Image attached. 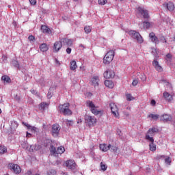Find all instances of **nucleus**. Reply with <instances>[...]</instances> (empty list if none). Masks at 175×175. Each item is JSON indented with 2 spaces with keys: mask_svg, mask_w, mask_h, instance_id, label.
Segmentation results:
<instances>
[{
  "mask_svg": "<svg viewBox=\"0 0 175 175\" xmlns=\"http://www.w3.org/2000/svg\"><path fill=\"white\" fill-rule=\"evenodd\" d=\"M86 106L87 107H89L92 114H94V116H98V114H103V111L98 109V107L95 106V104H94V102H92V100H88L86 102Z\"/></svg>",
  "mask_w": 175,
  "mask_h": 175,
  "instance_id": "nucleus-1",
  "label": "nucleus"
},
{
  "mask_svg": "<svg viewBox=\"0 0 175 175\" xmlns=\"http://www.w3.org/2000/svg\"><path fill=\"white\" fill-rule=\"evenodd\" d=\"M69 103L60 105L58 107V110L64 116H70L72 114V111L69 109Z\"/></svg>",
  "mask_w": 175,
  "mask_h": 175,
  "instance_id": "nucleus-2",
  "label": "nucleus"
},
{
  "mask_svg": "<svg viewBox=\"0 0 175 175\" xmlns=\"http://www.w3.org/2000/svg\"><path fill=\"white\" fill-rule=\"evenodd\" d=\"M115 53L113 50H110L108 51L104 58H103V64L105 65H109L114 59Z\"/></svg>",
  "mask_w": 175,
  "mask_h": 175,
  "instance_id": "nucleus-3",
  "label": "nucleus"
},
{
  "mask_svg": "<svg viewBox=\"0 0 175 175\" xmlns=\"http://www.w3.org/2000/svg\"><path fill=\"white\" fill-rule=\"evenodd\" d=\"M127 33H129V35L131 36V38H133V39H136L138 43L142 44L143 43V42H144V40H143V37H142L140 33H139V32H137L136 31L130 30L127 31Z\"/></svg>",
  "mask_w": 175,
  "mask_h": 175,
  "instance_id": "nucleus-4",
  "label": "nucleus"
},
{
  "mask_svg": "<svg viewBox=\"0 0 175 175\" xmlns=\"http://www.w3.org/2000/svg\"><path fill=\"white\" fill-rule=\"evenodd\" d=\"M157 132H158V129L155 127L150 129L147 133L146 134V140H147L148 142H154V137H152V136H154L155 133H157Z\"/></svg>",
  "mask_w": 175,
  "mask_h": 175,
  "instance_id": "nucleus-5",
  "label": "nucleus"
},
{
  "mask_svg": "<svg viewBox=\"0 0 175 175\" xmlns=\"http://www.w3.org/2000/svg\"><path fill=\"white\" fill-rule=\"evenodd\" d=\"M109 107L111 111V114H113V117H115V118H120V112L117 104L111 103L109 104Z\"/></svg>",
  "mask_w": 175,
  "mask_h": 175,
  "instance_id": "nucleus-6",
  "label": "nucleus"
},
{
  "mask_svg": "<svg viewBox=\"0 0 175 175\" xmlns=\"http://www.w3.org/2000/svg\"><path fill=\"white\" fill-rule=\"evenodd\" d=\"M85 121L89 126H95V124H96V118L94 116L85 115Z\"/></svg>",
  "mask_w": 175,
  "mask_h": 175,
  "instance_id": "nucleus-7",
  "label": "nucleus"
},
{
  "mask_svg": "<svg viewBox=\"0 0 175 175\" xmlns=\"http://www.w3.org/2000/svg\"><path fill=\"white\" fill-rule=\"evenodd\" d=\"M50 150L51 154L54 157H57L58 154H64L65 152V148L63 146L58 147L57 149L54 146H51Z\"/></svg>",
  "mask_w": 175,
  "mask_h": 175,
  "instance_id": "nucleus-8",
  "label": "nucleus"
},
{
  "mask_svg": "<svg viewBox=\"0 0 175 175\" xmlns=\"http://www.w3.org/2000/svg\"><path fill=\"white\" fill-rule=\"evenodd\" d=\"M59 131H61V126L59 124H55L52 125L51 133L54 137H57L59 135Z\"/></svg>",
  "mask_w": 175,
  "mask_h": 175,
  "instance_id": "nucleus-9",
  "label": "nucleus"
},
{
  "mask_svg": "<svg viewBox=\"0 0 175 175\" xmlns=\"http://www.w3.org/2000/svg\"><path fill=\"white\" fill-rule=\"evenodd\" d=\"M9 168L12 172H14L15 174H20V173H21V167L17 164L10 163L9 164Z\"/></svg>",
  "mask_w": 175,
  "mask_h": 175,
  "instance_id": "nucleus-10",
  "label": "nucleus"
},
{
  "mask_svg": "<svg viewBox=\"0 0 175 175\" xmlns=\"http://www.w3.org/2000/svg\"><path fill=\"white\" fill-rule=\"evenodd\" d=\"M64 166H66L68 169H76V163L73 160H68L65 162Z\"/></svg>",
  "mask_w": 175,
  "mask_h": 175,
  "instance_id": "nucleus-11",
  "label": "nucleus"
},
{
  "mask_svg": "<svg viewBox=\"0 0 175 175\" xmlns=\"http://www.w3.org/2000/svg\"><path fill=\"white\" fill-rule=\"evenodd\" d=\"M163 96L165 100H167V102H172V100H173V96H174V93H169L167 92H165L163 94Z\"/></svg>",
  "mask_w": 175,
  "mask_h": 175,
  "instance_id": "nucleus-12",
  "label": "nucleus"
},
{
  "mask_svg": "<svg viewBox=\"0 0 175 175\" xmlns=\"http://www.w3.org/2000/svg\"><path fill=\"white\" fill-rule=\"evenodd\" d=\"M61 49H62V42L61 41H56L53 46L54 53H58Z\"/></svg>",
  "mask_w": 175,
  "mask_h": 175,
  "instance_id": "nucleus-13",
  "label": "nucleus"
},
{
  "mask_svg": "<svg viewBox=\"0 0 175 175\" xmlns=\"http://www.w3.org/2000/svg\"><path fill=\"white\" fill-rule=\"evenodd\" d=\"M116 76L114 71L113 70H107L104 72V77L105 79H113Z\"/></svg>",
  "mask_w": 175,
  "mask_h": 175,
  "instance_id": "nucleus-14",
  "label": "nucleus"
},
{
  "mask_svg": "<svg viewBox=\"0 0 175 175\" xmlns=\"http://www.w3.org/2000/svg\"><path fill=\"white\" fill-rule=\"evenodd\" d=\"M138 13L143 16L144 18H148V12L146 10H144L143 8H138Z\"/></svg>",
  "mask_w": 175,
  "mask_h": 175,
  "instance_id": "nucleus-15",
  "label": "nucleus"
},
{
  "mask_svg": "<svg viewBox=\"0 0 175 175\" xmlns=\"http://www.w3.org/2000/svg\"><path fill=\"white\" fill-rule=\"evenodd\" d=\"M23 125H25V127H27V129L29 131H31V132H38L39 129H38V128L33 126H31L28 123H25V122H23Z\"/></svg>",
  "mask_w": 175,
  "mask_h": 175,
  "instance_id": "nucleus-16",
  "label": "nucleus"
},
{
  "mask_svg": "<svg viewBox=\"0 0 175 175\" xmlns=\"http://www.w3.org/2000/svg\"><path fill=\"white\" fill-rule=\"evenodd\" d=\"M149 37H150L151 42H152L153 43H155V44H159V40H158V38H157V36H155V33H150L149 34Z\"/></svg>",
  "mask_w": 175,
  "mask_h": 175,
  "instance_id": "nucleus-17",
  "label": "nucleus"
},
{
  "mask_svg": "<svg viewBox=\"0 0 175 175\" xmlns=\"http://www.w3.org/2000/svg\"><path fill=\"white\" fill-rule=\"evenodd\" d=\"M152 65L157 72H162V70H163V68H162V66L159 65V62H158V61L154 60Z\"/></svg>",
  "mask_w": 175,
  "mask_h": 175,
  "instance_id": "nucleus-18",
  "label": "nucleus"
},
{
  "mask_svg": "<svg viewBox=\"0 0 175 175\" xmlns=\"http://www.w3.org/2000/svg\"><path fill=\"white\" fill-rule=\"evenodd\" d=\"M39 49L42 53H46L49 51V45L46 43H42L40 45Z\"/></svg>",
  "mask_w": 175,
  "mask_h": 175,
  "instance_id": "nucleus-19",
  "label": "nucleus"
},
{
  "mask_svg": "<svg viewBox=\"0 0 175 175\" xmlns=\"http://www.w3.org/2000/svg\"><path fill=\"white\" fill-rule=\"evenodd\" d=\"M92 85H94V87H98L99 85V77L94 76L91 79Z\"/></svg>",
  "mask_w": 175,
  "mask_h": 175,
  "instance_id": "nucleus-20",
  "label": "nucleus"
},
{
  "mask_svg": "<svg viewBox=\"0 0 175 175\" xmlns=\"http://www.w3.org/2000/svg\"><path fill=\"white\" fill-rule=\"evenodd\" d=\"M100 150L103 152H106L110 150V144L107 145L106 144H100Z\"/></svg>",
  "mask_w": 175,
  "mask_h": 175,
  "instance_id": "nucleus-21",
  "label": "nucleus"
},
{
  "mask_svg": "<svg viewBox=\"0 0 175 175\" xmlns=\"http://www.w3.org/2000/svg\"><path fill=\"white\" fill-rule=\"evenodd\" d=\"M164 6L167 7V10H169L170 12H173V10H174V4L172 2H168L167 3H164Z\"/></svg>",
  "mask_w": 175,
  "mask_h": 175,
  "instance_id": "nucleus-22",
  "label": "nucleus"
},
{
  "mask_svg": "<svg viewBox=\"0 0 175 175\" xmlns=\"http://www.w3.org/2000/svg\"><path fill=\"white\" fill-rule=\"evenodd\" d=\"M161 120L167 122L168 121H172V116L170 115L164 114L161 117Z\"/></svg>",
  "mask_w": 175,
  "mask_h": 175,
  "instance_id": "nucleus-23",
  "label": "nucleus"
},
{
  "mask_svg": "<svg viewBox=\"0 0 175 175\" xmlns=\"http://www.w3.org/2000/svg\"><path fill=\"white\" fill-rule=\"evenodd\" d=\"M41 31L43 33H51V30L46 25L41 26Z\"/></svg>",
  "mask_w": 175,
  "mask_h": 175,
  "instance_id": "nucleus-24",
  "label": "nucleus"
},
{
  "mask_svg": "<svg viewBox=\"0 0 175 175\" xmlns=\"http://www.w3.org/2000/svg\"><path fill=\"white\" fill-rule=\"evenodd\" d=\"M1 80L4 83V84H8L9 83L12 82V80L10 79V77L8 75H4L1 77Z\"/></svg>",
  "mask_w": 175,
  "mask_h": 175,
  "instance_id": "nucleus-25",
  "label": "nucleus"
},
{
  "mask_svg": "<svg viewBox=\"0 0 175 175\" xmlns=\"http://www.w3.org/2000/svg\"><path fill=\"white\" fill-rule=\"evenodd\" d=\"M38 150H40V146L31 145L29 147V151H30V152H33L34 151H38Z\"/></svg>",
  "mask_w": 175,
  "mask_h": 175,
  "instance_id": "nucleus-26",
  "label": "nucleus"
},
{
  "mask_svg": "<svg viewBox=\"0 0 175 175\" xmlns=\"http://www.w3.org/2000/svg\"><path fill=\"white\" fill-rule=\"evenodd\" d=\"M62 42L65 46H72L73 44V41L69 38H64Z\"/></svg>",
  "mask_w": 175,
  "mask_h": 175,
  "instance_id": "nucleus-27",
  "label": "nucleus"
},
{
  "mask_svg": "<svg viewBox=\"0 0 175 175\" xmlns=\"http://www.w3.org/2000/svg\"><path fill=\"white\" fill-rule=\"evenodd\" d=\"M70 69L71 70H76V69H77V64L76 63V61L72 60L70 62Z\"/></svg>",
  "mask_w": 175,
  "mask_h": 175,
  "instance_id": "nucleus-28",
  "label": "nucleus"
},
{
  "mask_svg": "<svg viewBox=\"0 0 175 175\" xmlns=\"http://www.w3.org/2000/svg\"><path fill=\"white\" fill-rule=\"evenodd\" d=\"M105 85L107 86L108 88H114V83H113L110 80H106L105 81Z\"/></svg>",
  "mask_w": 175,
  "mask_h": 175,
  "instance_id": "nucleus-29",
  "label": "nucleus"
},
{
  "mask_svg": "<svg viewBox=\"0 0 175 175\" xmlns=\"http://www.w3.org/2000/svg\"><path fill=\"white\" fill-rule=\"evenodd\" d=\"M140 28L142 29H147L150 28V22H144L140 25Z\"/></svg>",
  "mask_w": 175,
  "mask_h": 175,
  "instance_id": "nucleus-30",
  "label": "nucleus"
},
{
  "mask_svg": "<svg viewBox=\"0 0 175 175\" xmlns=\"http://www.w3.org/2000/svg\"><path fill=\"white\" fill-rule=\"evenodd\" d=\"M49 104L46 103H42L40 104L39 109L40 110H46V109H48Z\"/></svg>",
  "mask_w": 175,
  "mask_h": 175,
  "instance_id": "nucleus-31",
  "label": "nucleus"
},
{
  "mask_svg": "<svg viewBox=\"0 0 175 175\" xmlns=\"http://www.w3.org/2000/svg\"><path fill=\"white\" fill-rule=\"evenodd\" d=\"M152 54L155 57V58H159V52L157 50V49H152Z\"/></svg>",
  "mask_w": 175,
  "mask_h": 175,
  "instance_id": "nucleus-32",
  "label": "nucleus"
},
{
  "mask_svg": "<svg viewBox=\"0 0 175 175\" xmlns=\"http://www.w3.org/2000/svg\"><path fill=\"white\" fill-rule=\"evenodd\" d=\"M150 144H149L150 151H155L157 150V145L154 144V142H150Z\"/></svg>",
  "mask_w": 175,
  "mask_h": 175,
  "instance_id": "nucleus-33",
  "label": "nucleus"
},
{
  "mask_svg": "<svg viewBox=\"0 0 175 175\" xmlns=\"http://www.w3.org/2000/svg\"><path fill=\"white\" fill-rule=\"evenodd\" d=\"M84 31L85 33L87 34L91 33V31H92V27H91V26H85Z\"/></svg>",
  "mask_w": 175,
  "mask_h": 175,
  "instance_id": "nucleus-34",
  "label": "nucleus"
},
{
  "mask_svg": "<svg viewBox=\"0 0 175 175\" xmlns=\"http://www.w3.org/2000/svg\"><path fill=\"white\" fill-rule=\"evenodd\" d=\"M148 118H151L152 120H158V118H159V116L157 114L150 113L148 116Z\"/></svg>",
  "mask_w": 175,
  "mask_h": 175,
  "instance_id": "nucleus-35",
  "label": "nucleus"
},
{
  "mask_svg": "<svg viewBox=\"0 0 175 175\" xmlns=\"http://www.w3.org/2000/svg\"><path fill=\"white\" fill-rule=\"evenodd\" d=\"M109 150L111 152H118V148L116 146H111L110 145Z\"/></svg>",
  "mask_w": 175,
  "mask_h": 175,
  "instance_id": "nucleus-36",
  "label": "nucleus"
},
{
  "mask_svg": "<svg viewBox=\"0 0 175 175\" xmlns=\"http://www.w3.org/2000/svg\"><path fill=\"white\" fill-rule=\"evenodd\" d=\"M165 90L166 91H172L173 90L172 84L169 83L168 82H165Z\"/></svg>",
  "mask_w": 175,
  "mask_h": 175,
  "instance_id": "nucleus-37",
  "label": "nucleus"
},
{
  "mask_svg": "<svg viewBox=\"0 0 175 175\" xmlns=\"http://www.w3.org/2000/svg\"><path fill=\"white\" fill-rule=\"evenodd\" d=\"M126 100H129V102H131V100H135V97H133L131 94H126Z\"/></svg>",
  "mask_w": 175,
  "mask_h": 175,
  "instance_id": "nucleus-38",
  "label": "nucleus"
},
{
  "mask_svg": "<svg viewBox=\"0 0 175 175\" xmlns=\"http://www.w3.org/2000/svg\"><path fill=\"white\" fill-rule=\"evenodd\" d=\"M12 65H13V66H14L15 68L20 69V64H18V62H17V60H12Z\"/></svg>",
  "mask_w": 175,
  "mask_h": 175,
  "instance_id": "nucleus-39",
  "label": "nucleus"
},
{
  "mask_svg": "<svg viewBox=\"0 0 175 175\" xmlns=\"http://www.w3.org/2000/svg\"><path fill=\"white\" fill-rule=\"evenodd\" d=\"M100 167L101 170H103V172H106V170H107V165L103 162L100 163Z\"/></svg>",
  "mask_w": 175,
  "mask_h": 175,
  "instance_id": "nucleus-40",
  "label": "nucleus"
},
{
  "mask_svg": "<svg viewBox=\"0 0 175 175\" xmlns=\"http://www.w3.org/2000/svg\"><path fill=\"white\" fill-rule=\"evenodd\" d=\"M6 151V147H5V146L0 145V154H5Z\"/></svg>",
  "mask_w": 175,
  "mask_h": 175,
  "instance_id": "nucleus-41",
  "label": "nucleus"
},
{
  "mask_svg": "<svg viewBox=\"0 0 175 175\" xmlns=\"http://www.w3.org/2000/svg\"><path fill=\"white\" fill-rule=\"evenodd\" d=\"M165 59L167 61V62H172V55L171 54H167L165 57Z\"/></svg>",
  "mask_w": 175,
  "mask_h": 175,
  "instance_id": "nucleus-42",
  "label": "nucleus"
},
{
  "mask_svg": "<svg viewBox=\"0 0 175 175\" xmlns=\"http://www.w3.org/2000/svg\"><path fill=\"white\" fill-rule=\"evenodd\" d=\"M56 174H57V172H55V170H50L47 172V175H56Z\"/></svg>",
  "mask_w": 175,
  "mask_h": 175,
  "instance_id": "nucleus-43",
  "label": "nucleus"
},
{
  "mask_svg": "<svg viewBox=\"0 0 175 175\" xmlns=\"http://www.w3.org/2000/svg\"><path fill=\"white\" fill-rule=\"evenodd\" d=\"M65 124L67 125H69V126H71V125H73V121L69 120H64Z\"/></svg>",
  "mask_w": 175,
  "mask_h": 175,
  "instance_id": "nucleus-44",
  "label": "nucleus"
},
{
  "mask_svg": "<svg viewBox=\"0 0 175 175\" xmlns=\"http://www.w3.org/2000/svg\"><path fill=\"white\" fill-rule=\"evenodd\" d=\"M51 91H53V88H51L49 89V92H48L47 98H48L49 99H50V98H51V96H53V93L51 92Z\"/></svg>",
  "mask_w": 175,
  "mask_h": 175,
  "instance_id": "nucleus-45",
  "label": "nucleus"
},
{
  "mask_svg": "<svg viewBox=\"0 0 175 175\" xmlns=\"http://www.w3.org/2000/svg\"><path fill=\"white\" fill-rule=\"evenodd\" d=\"M107 3V0H98V5H106Z\"/></svg>",
  "mask_w": 175,
  "mask_h": 175,
  "instance_id": "nucleus-46",
  "label": "nucleus"
},
{
  "mask_svg": "<svg viewBox=\"0 0 175 175\" xmlns=\"http://www.w3.org/2000/svg\"><path fill=\"white\" fill-rule=\"evenodd\" d=\"M165 162L166 165H170V163H172V159H170V157H166Z\"/></svg>",
  "mask_w": 175,
  "mask_h": 175,
  "instance_id": "nucleus-47",
  "label": "nucleus"
},
{
  "mask_svg": "<svg viewBox=\"0 0 175 175\" xmlns=\"http://www.w3.org/2000/svg\"><path fill=\"white\" fill-rule=\"evenodd\" d=\"M1 59H2L3 62H4V64H6V62L8 61V56L3 55Z\"/></svg>",
  "mask_w": 175,
  "mask_h": 175,
  "instance_id": "nucleus-48",
  "label": "nucleus"
},
{
  "mask_svg": "<svg viewBox=\"0 0 175 175\" xmlns=\"http://www.w3.org/2000/svg\"><path fill=\"white\" fill-rule=\"evenodd\" d=\"M137 84H139V80L134 79L132 82V85H133V87H136V85H137Z\"/></svg>",
  "mask_w": 175,
  "mask_h": 175,
  "instance_id": "nucleus-49",
  "label": "nucleus"
},
{
  "mask_svg": "<svg viewBox=\"0 0 175 175\" xmlns=\"http://www.w3.org/2000/svg\"><path fill=\"white\" fill-rule=\"evenodd\" d=\"M23 148H25V150H27L28 148V144L27 143H23L21 144Z\"/></svg>",
  "mask_w": 175,
  "mask_h": 175,
  "instance_id": "nucleus-50",
  "label": "nucleus"
},
{
  "mask_svg": "<svg viewBox=\"0 0 175 175\" xmlns=\"http://www.w3.org/2000/svg\"><path fill=\"white\" fill-rule=\"evenodd\" d=\"M28 39L30 42H33L35 40V37L33 36H29Z\"/></svg>",
  "mask_w": 175,
  "mask_h": 175,
  "instance_id": "nucleus-51",
  "label": "nucleus"
},
{
  "mask_svg": "<svg viewBox=\"0 0 175 175\" xmlns=\"http://www.w3.org/2000/svg\"><path fill=\"white\" fill-rule=\"evenodd\" d=\"M160 40L162 42V43H166V39L165 38L164 36H161L160 38Z\"/></svg>",
  "mask_w": 175,
  "mask_h": 175,
  "instance_id": "nucleus-52",
  "label": "nucleus"
},
{
  "mask_svg": "<svg viewBox=\"0 0 175 175\" xmlns=\"http://www.w3.org/2000/svg\"><path fill=\"white\" fill-rule=\"evenodd\" d=\"M123 154H126V155H128L129 154H131V150H129V148L126 150V151H124Z\"/></svg>",
  "mask_w": 175,
  "mask_h": 175,
  "instance_id": "nucleus-53",
  "label": "nucleus"
},
{
  "mask_svg": "<svg viewBox=\"0 0 175 175\" xmlns=\"http://www.w3.org/2000/svg\"><path fill=\"white\" fill-rule=\"evenodd\" d=\"M31 5H36V0H29Z\"/></svg>",
  "mask_w": 175,
  "mask_h": 175,
  "instance_id": "nucleus-54",
  "label": "nucleus"
},
{
  "mask_svg": "<svg viewBox=\"0 0 175 175\" xmlns=\"http://www.w3.org/2000/svg\"><path fill=\"white\" fill-rule=\"evenodd\" d=\"M150 105L151 106H155V105H157V102L155 101V100H152Z\"/></svg>",
  "mask_w": 175,
  "mask_h": 175,
  "instance_id": "nucleus-55",
  "label": "nucleus"
},
{
  "mask_svg": "<svg viewBox=\"0 0 175 175\" xmlns=\"http://www.w3.org/2000/svg\"><path fill=\"white\" fill-rule=\"evenodd\" d=\"M66 53H67V54H70V53H72V49L67 48Z\"/></svg>",
  "mask_w": 175,
  "mask_h": 175,
  "instance_id": "nucleus-56",
  "label": "nucleus"
},
{
  "mask_svg": "<svg viewBox=\"0 0 175 175\" xmlns=\"http://www.w3.org/2000/svg\"><path fill=\"white\" fill-rule=\"evenodd\" d=\"M32 136V134L27 132L26 137H31Z\"/></svg>",
  "mask_w": 175,
  "mask_h": 175,
  "instance_id": "nucleus-57",
  "label": "nucleus"
},
{
  "mask_svg": "<svg viewBox=\"0 0 175 175\" xmlns=\"http://www.w3.org/2000/svg\"><path fill=\"white\" fill-rule=\"evenodd\" d=\"M31 94H36V90H31Z\"/></svg>",
  "mask_w": 175,
  "mask_h": 175,
  "instance_id": "nucleus-58",
  "label": "nucleus"
},
{
  "mask_svg": "<svg viewBox=\"0 0 175 175\" xmlns=\"http://www.w3.org/2000/svg\"><path fill=\"white\" fill-rule=\"evenodd\" d=\"M27 175L32 174V172H31V171H28V172H27Z\"/></svg>",
  "mask_w": 175,
  "mask_h": 175,
  "instance_id": "nucleus-59",
  "label": "nucleus"
},
{
  "mask_svg": "<svg viewBox=\"0 0 175 175\" xmlns=\"http://www.w3.org/2000/svg\"><path fill=\"white\" fill-rule=\"evenodd\" d=\"M82 120L81 119H80L79 120H78V122H77V124H80V122H82Z\"/></svg>",
  "mask_w": 175,
  "mask_h": 175,
  "instance_id": "nucleus-60",
  "label": "nucleus"
},
{
  "mask_svg": "<svg viewBox=\"0 0 175 175\" xmlns=\"http://www.w3.org/2000/svg\"><path fill=\"white\" fill-rule=\"evenodd\" d=\"M62 175H68V174H67V173H65V172H62Z\"/></svg>",
  "mask_w": 175,
  "mask_h": 175,
  "instance_id": "nucleus-61",
  "label": "nucleus"
},
{
  "mask_svg": "<svg viewBox=\"0 0 175 175\" xmlns=\"http://www.w3.org/2000/svg\"><path fill=\"white\" fill-rule=\"evenodd\" d=\"M161 158H165V156H160Z\"/></svg>",
  "mask_w": 175,
  "mask_h": 175,
  "instance_id": "nucleus-62",
  "label": "nucleus"
},
{
  "mask_svg": "<svg viewBox=\"0 0 175 175\" xmlns=\"http://www.w3.org/2000/svg\"><path fill=\"white\" fill-rule=\"evenodd\" d=\"M2 113V110L0 109V114Z\"/></svg>",
  "mask_w": 175,
  "mask_h": 175,
  "instance_id": "nucleus-63",
  "label": "nucleus"
},
{
  "mask_svg": "<svg viewBox=\"0 0 175 175\" xmlns=\"http://www.w3.org/2000/svg\"><path fill=\"white\" fill-rule=\"evenodd\" d=\"M80 47H83V44H81V45H80Z\"/></svg>",
  "mask_w": 175,
  "mask_h": 175,
  "instance_id": "nucleus-64",
  "label": "nucleus"
}]
</instances>
